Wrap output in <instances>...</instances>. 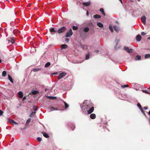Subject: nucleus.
I'll return each instance as SVG.
<instances>
[{"label": "nucleus", "mask_w": 150, "mask_h": 150, "mask_svg": "<svg viewBox=\"0 0 150 150\" xmlns=\"http://www.w3.org/2000/svg\"><path fill=\"white\" fill-rule=\"evenodd\" d=\"M90 117L91 119H94L96 118V115L95 114H91L90 115Z\"/></svg>", "instance_id": "2eb2a0df"}, {"label": "nucleus", "mask_w": 150, "mask_h": 150, "mask_svg": "<svg viewBox=\"0 0 150 150\" xmlns=\"http://www.w3.org/2000/svg\"><path fill=\"white\" fill-rule=\"evenodd\" d=\"M144 109L146 110L148 109V107L146 106H145L144 107Z\"/></svg>", "instance_id": "09e8293b"}, {"label": "nucleus", "mask_w": 150, "mask_h": 150, "mask_svg": "<svg viewBox=\"0 0 150 150\" xmlns=\"http://www.w3.org/2000/svg\"><path fill=\"white\" fill-rule=\"evenodd\" d=\"M145 115L146 116L145 113L144 112V113H142Z\"/></svg>", "instance_id": "bf43d9fd"}, {"label": "nucleus", "mask_w": 150, "mask_h": 150, "mask_svg": "<svg viewBox=\"0 0 150 150\" xmlns=\"http://www.w3.org/2000/svg\"><path fill=\"white\" fill-rule=\"evenodd\" d=\"M72 29H70L69 30V32H67L65 35V36L67 38L70 37L72 35Z\"/></svg>", "instance_id": "39448f33"}, {"label": "nucleus", "mask_w": 150, "mask_h": 150, "mask_svg": "<svg viewBox=\"0 0 150 150\" xmlns=\"http://www.w3.org/2000/svg\"><path fill=\"white\" fill-rule=\"evenodd\" d=\"M72 29L74 30H77L78 29V27L76 26H73Z\"/></svg>", "instance_id": "7c9ffc66"}, {"label": "nucleus", "mask_w": 150, "mask_h": 150, "mask_svg": "<svg viewBox=\"0 0 150 150\" xmlns=\"http://www.w3.org/2000/svg\"><path fill=\"white\" fill-rule=\"evenodd\" d=\"M129 87V86L127 84L126 85H124L121 86V87L122 88H125L126 87Z\"/></svg>", "instance_id": "f704fd0d"}, {"label": "nucleus", "mask_w": 150, "mask_h": 150, "mask_svg": "<svg viewBox=\"0 0 150 150\" xmlns=\"http://www.w3.org/2000/svg\"><path fill=\"white\" fill-rule=\"evenodd\" d=\"M97 25L100 28H102L103 27V24L100 22H99L97 23Z\"/></svg>", "instance_id": "aec40b11"}, {"label": "nucleus", "mask_w": 150, "mask_h": 150, "mask_svg": "<svg viewBox=\"0 0 150 150\" xmlns=\"http://www.w3.org/2000/svg\"><path fill=\"white\" fill-rule=\"evenodd\" d=\"M109 29L112 32L113 31V28L112 26L110 25L109 26Z\"/></svg>", "instance_id": "72a5a7b5"}, {"label": "nucleus", "mask_w": 150, "mask_h": 150, "mask_svg": "<svg viewBox=\"0 0 150 150\" xmlns=\"http://www.w3.org/2000/svg\"><path fill=\"white\" fill-rule=\"evenodd\" d=\"M142 91L143 92L146 93L150 94V93H149L147 91H146L144 90H143Z\"/></svg>", "instance_id": "c03bdc74"}, {"label": "nucleus", "mask_w": 150, "mask_h": 150, "mask_svg": "<svg viewBox=\"0 0 150 150\" xmlns=\"http://www.w3.org/2000/svg\"><path fill=\"white\" fill-rule=\"evenodd\" d=\"M48 109L50 112L53 111L54 110H59L57 108H55L53 107H50L48 108Z\"/></svg>", "instance_id": "6e6552de"}, {"label": "nucleus", "mask_w": 150, "mask_h": 150, "mask_svg": "<svg viewBox=\"0 0 150 150\" xmlns=\"http://www.w3.org/2000/svg\"><path fill=\"white\" fill-rule=\"evenodd\" d=\"M81 48H82L83 49H85L87 48V46L86 45H82L81 46Z\"/></svg>", "instance_id": "bb28decb"}, {"label": "nucleus", "mask_w": 150, "mask_h": 150, "mask_svg": "<svg viewBox=\"0 0 150 150\" xmlns=\"http://www.w3.org/2000/svg\"><path fill=\"white\" fill-rule=\"evenodd\" d=\"M25 128H23V129L21 128V129L22 130H23L24 129H25Z\"/></svg>", "instance_id": "4d7b16f0"}, {"label": "nucleus", "mask_w": 150, "mask_h": 150, "mask_svg": "<svg viewBox=\"0 0 150 150\" xmlns=\"http://www.w3.org/2000/svg\"><path fill=\"white\" fill-rule=\"evenodd\" d=\"M42 134H43V136L45 137L46 138H48L49 137V136L47 134L45 133V132H42Z\"/></svg>", "instance_id": "412c9836"}, {"label": "nucleus", "mask_w": 150, "mask_h": 150, "mask_svg": "<svg viewBox=\"0 0 150 150\" xmlns=\"http://www.w3.org/2000/svg\"><path fill=\"white\" fill-rule=\"evenodd\" d=\"M8 40V42H10L12 44H13L15 42V41L13 38L11 39L10 40Z\"/></svg>", "instance_id": "6ab92c4d"}, {"label": "nucleus", "mask_w": 150, "mask_h": 150, "mask_svg": "<svg viewBox=\"0 0 150 150\" xmlns=\"http://www.w3.org/2000/svg\"><path fill=\"white\" fill-rule=\"evenodd\" d=\"M33 109L34 111L37 110V108L36 106H34L33 107Z\"/></svg>", "instance_id": "ea45409f"}, {"label": "nucleus", "mask_w": 150, "mask_h": 150, "mask_svg": "<svg viewBox=\"0 0 150 150\" xmlns=\"http://www.w3.org/2000/svg\"><path fill=\"white\" fill-rule=\"evenodd\" d=\"M35 112H32L30 115V117H33L34 116V115L35 114Z\"/></svg>", "instance_id": "c9c22d12"}, {"label": "nucleus", "mask_w": 150, "mask_h": 150, "mask_svg": "<svg viewBox=\"0 0 150 150\" xmlns=\"http://www.w3.org/2000/svg\"><path fill=\"white\" fill-rule=\"evenodd\" d=\"M120 1H121L122 0H119Z\"/></svg>", "instance_id": "338daca9"}, {"label": "nucleus", "mask_w": 150, "mask_h": 150, "mask_svg": "<svg viewBox=\"0 0 150 150\" xmlns=\"http://www.w3.org/2000/svg\"><path fill=\"white\" fill-rule=\"evenodd\" d=\"M57 72H55L53 73L52 74H54V75H57Z\"/></svg>", "instance_id": "3c124183"}, {"label": "nucleus", "mask_w": 150, "mask_h": 150, "mask_svg": "<svg viewBox=\"0 0 150 150\" xmlns=\"http://www.w3.org/2000/svg\"><path fill=\"white\" fill-rule=\"evenodd\" d=\"M141 34L142 36H144L145 35H146V33L143 32L141 33Z\"/></svg>", "instance_id": "a18cd8bd"}, {"label": "nucleus", "mask_w": 150, "mask_h": 150, "mask_svg": "<svg viewBox=\"0 0 150 150\" xmlns=\"http://www.w3.org/2000/svg\"><path fill=\"white\" fill-rule=\"evenodd\" d=\"M47 98L50 99H57V97L55 96H47Z\"/></svg>", "instance_id": "a211bd4d"}, {"label": "nucleus", "mask_w": 150, "mask_h": 150, "mask_svg": "<svg viewBox=\"0 0 150 150\" xmlns=\"http://www.w3.org/2000/svg\"><path fill=\"white\" fill-rule=\"evenodd\" d=\"M8 79L10 80V81L12 83H13V81L11 77L8 74Z\"/></svg>", "instance_id": "5701e85b"}, {"label": "nucleus", "mask_w": 150, "mask_h": 150, "mask_svg": "<svg viewBox=\"0 0 150 150\" xmlns=\"http://www.w3.org/2000/svg\"><path fill=\"white\" fill-rule=\"evenodd\" d=\"M50 31L51 34L52 35H54L56 33H57V30H56L55 28L53 27H51L49 29Z\"/></svg>", "instance_id": "20e7f679"}, {"label": "nucleus", "mask_w": 150, "mask_h": 150, "mask_svg": "<svg viewBox=\"0 0 150 150\" xmlns=\"http://www.w3.org/2000/svg\"><path fill=\"white\" fill-rule=\"evenodd\" d=\"M18 94L20 98H21L23 97V93L21 91H20L18 93Z\"/></svg>", "instance_id": "dca6fc26"}, {"label": "nucleus", "mask_w": 150, "mask_h": 150, "mask_svg": "<svg viewBox=\"0 0 150 150\" xmlns=\"http://www.w3.org/2000/svg\"><path fill=\"white\" fill-rule=\"evenodd\" d=\"M3 113V112L1 110H0V116L2 115Z\"/></svg>", "instance_id": "37998d69"}, {"label": "nucleus", "mask_w": 150, "mask_h": 150, "mask_svg": "<svg viewBox=\"0 0 150 150\" xmlns=\"http://www.w3.org/2000/svg\"><path fill=\"white\" fill-rule=\"evenodd\" d=\"M148 39H150V37L148 38Z\"/></svg>", "instance_id": "0e129e2a"}, {"label": "nucleus", "mask_w": 150, "mask_h": 150, "mask_svg": "<svg viewBox=\"0 0 150 150\" xmlns=\"http://www.w3.org/2000/svg\"><path fill=\"white\" fill-rule=\"evenodd\" d=\"M89 57L90 55L89 53L86 54V60L88 59L89 58Z\"/></svg>", "instance_id": "473e14b6"}, {"label": "nucleus", "mask_w": 150, "mask_h": 150, "mask_svg": "<svg viewBox=\"0 0 150 150\" xmlns=\"http://www.w3.org/2000/svg\"><path fill=\"white\" fill-rule=\"evenodd\" d=\"M120 2H121V3L122 4H123L122 1V0L121 1H120Z\"/></svg>", "instance_id": "13d9d810"}, {"label": "nucleus", "mask_w": 150, "mask_h": 150, "mask_svg": "<svg viewBox=\"0 0 150 150\" xmlns=\"http://www.w3.org/2000/svg\"><path fill=\"white\" fill-rule=\"evenodd\" d=\"M37 139L38 142H40L42 140V138L40 137H38L37 138Z\"/></svg>", "instance_id": "a19ab883"}, {"label": "nucleus", "mask_w": 150, "mask_h": 150, "mask_svg": "<svg viewBox=\"0 0 150 150\" xmlns=\"http://www.w3.org/2000/svg\"><path fill=\"white\" fill-rule=\"evenodd\" d=\"M91 2L90 1L86 2H84L83 3V4L85 6H88L91 5Z\"/></svg>", "instance_id": "9b49d317"}, {"label": "nucleus", "mask_w": 150, "mask_h": 150, "mask_svg": "<svg viewBox=\"0 0 150 150\" xmlns=\"http://www.w3.org/2000/svg\"><path fill=\"white\" fill-rule=\"evenodd\" d=\"M67 29V28L65 26H63L58 29L57 33L59 34L63 33L65 32Z\"/></svg>", "instance_id": "f03ea898"}, {"label": "nucleus", "mask_w": 150, "mask_h": 150, "mask_svg": "<svg viewBox=\"0 0 150 150\" xmlns=\"http://www.w3.org/2000/svg\"><path fill=\"white\" fill-rule=\"evenodd\" d=\"M39 92L37 91H34L32 92V93L33 95H35L38 93Z\"/></svg>", "instance_id": "393cba45"}, {"label": "nucleus", "mask_w": 150, "mask_h": 150, "mask_svg": "<svg viewBox=\"0 0 150 150\" xmlns=\"http://www.w3.org/2000/svg\"><path fill=\"white\" fill-rule=\"evenodd\" d=\"M68 127H69L71 129L73 130L75 129V126L73 123L71 122H70L68 124Z\"/></svg>", "instance_id": "0eeeda50"}, {"label": "nucleus", "mask_w": 150, "mask_h": 150, "mask_svg": "<svg viewBox=\"0 0 150 150\" xmlns=\"http://www.w3.org/2000/svg\"><path fill=\"white\" fill-rule=\"evenodd\" d=\"M150 57V54H145V58L146 59Z\"/></svg>", "instance_id": "2f4dec72"}, {"label": "nucleus", "mask_w": 150, "mask_h": 150, "mask_svg": "<svg viewBox=\"0 0 150 150\" xmlns=\"http://www.w3.org/2000/svg\"><path fill=\"white\" fill-rule=\"evenodd\" d=\"M124 49L129 53H130L133 52V50L132 49H129L128 47L125 46L124 47Z\"/></svg>", "instance_id": "423d86ee"}, {"label": "nucleus", "mask_w": 150, "mask_h": 150, "mask_svg": "<svg viewBox=\"0 0 150 150\" xmlns=\"http://www.w3.org/2000/svg\"><path fill=\"white\" fill-rule=\"evenodd\" d=\"M141 36L140 35H137L136 37V40L137 41H139L141 40Z\"/></svg>", "instance_id": "f8f14e48"}, {"label": "nucleus", "mask_w": 150, "mask_h": 150, "mask_svg": "<svg viewBox=\"0 0 150 150\" xmlns=\"http://www.w3.org/2000/svg\"><path fill=\"white\" fill-rule=\"evenodd\" d=\"M26 99V97L25 96H24L23 98V100H24L25 99Z\"/></svg>", "instance_id": "6e6d98bb"}, {"label": "nucleus", "mask_w": 150, "mask_h": 150, "mask_svg": "<svg viewBox=\"0 0 150 150\" xmlns=\"http://www.w3.org/2000/svg\"><path fill=\"white\" fill-rule=\"evenodd\" d=\"M93 17L95 18L98 19V18H101V16L100 15L96 14V15H94L93 16Z\"/></svg>", "instance_id": "f3484780"}, {"label": "nucleus", "mask_w": 150, "mask_h": 150, "mask_svg": "<svg viewBox=\"0 0 150 150\" xmlns=\"http://www.w3.org/2000/svg\"><path fill=\"white\" fill-rule=\"evenodd\" d=\"M67 73L65 72H62V73H60L59 74L58 76V80L62 78L65 76L67 75Z\"/></svg>", "instance_id": "7ed1b4c3"}, {"label": "nucleus", "mask_w": 150, "mask_h": 150, "mask_svg": "<svg viewBox=\"0 0 150 150\" xmlns=\"http://www.w3.org/2000/svg\"><path fill=\"white\" fill-rule=\"evenodd\" d=\"M6 75V71H4L2 73V76L4 77Z\"/></svg>", "instance_id": "c756f323"}, {"label": "nucleus", "mask_w": 150, "mask_h": 150, "mask_svg": "<svg viewBox=\"0 0 150 150\" xmlns=\"http://www.w3.org/2000/svg\"><path fill=\"white\" fill-rule=\"evenodd\" d=\"M9 120L11 123L12 124H13V123L15 121L13 120L9 119Z\"/></svg>", "instance_id": "58836bf2"}, {"label": "nucleus", "mask_w": 150, "mask_h": 150, "mask_svg": "<svg viewBox=\"0 0 150 150\" xmlns=\"http://www.w3.org/2000/svg\"><path fill=\"white\" fill-rule=\"evenodd\" d=\"M94 110V108L93 107H91L90 108L88 109V111L87 112L88 114H90Z\"/></svg>", "instance_id": "1a4fd4ad"}, {"label": "nucleus", "mask_w": 150, "mask_h": 150, "mask_svg": "<svg viewBox=\"0 0 150 150\" xmlns=\"http://www.w3.org/2000/svg\"><path fill=\"white\" fill-rule=\"evenodd\" d=\"M141 58V56H140L139 55H137L136 56L135 58V60H139Z\"/></svg>", "instance_id": "b1692460"}, {"label": "nucleus", "mask_w": 150, "mask_h": 150, "mask_svg": "<svg viewBox=\"0 0 150 150\" xmlns=\"http://www.w3.org/2000/svg\"><path fill=\"white\" fill-rule=\"evenodd\" d=\"M1 59H0V63H1Z\"/></svg>", "instance_id": "e2e57ef3"}, {"label": "nucleus", "mask_w": 150, "mask_h": 150, "mask_svg": "<svg viewBox=\"0 0 150 150\" xmlns=\"http://www.w3.org/2000/svg\"><path fill=\"white\" fill-rule=\"evenodd\" d=\"M141 21L143 23L145 24L146 23V18L145 16H142L141 18Z\"/></svg>", "instance_id": "9d476101"}, {"label": "nucleus", "mask_w": 150, "mask_h": 150, "mask_svg": "<svg viewBox=\"0 0 150 150\" xmlns=\"http://www.w3.org/2000/svg\"><path fill=\"white\" fill-rule=\"evenodd\" d=\"M31 120V118H29L26 121V124H28L29 123V122H30Z\"/></svg>", "instance_id": "4c0bfd02"}, {"label": "nucleus", "mask_w": 150, "mask_h": 150, "mask_svg": "<svg viewBox=\"0 0 150 150\" xmlns=\"http://www.w3.org/2000/svg\"><path fill=\"white\" fill-rule=\"evenodd\" d=\"M115 42H116V45H117V43L118 42V40H115Z\"/></svg>", "instance_id": "8fccbe9b"}, {"label": "nucleus", "mask_w": 150, "mask_h": 150, "mask_svg": "<svg viewBox=\"0 0 150 150\" xmlns=\"http://www.w3.org/2000/svg\"><path fill=\"white\" fill-rule=\"evenodd\" d=\"M89 30V28L88 27H86L83 29V31L85 32H87Z\"/></svg>", "instance_id": "a878e982"}, {"label": "nucleus", "mask_w": 150, "mask_h": 150, "mask_svg": "<svg viewBox=\"0 0 150 150\" xmlns=\"http://www.w3.org/2000/svg\"><path fill=\"white\" fill-rule=\"evenodd\" d=\"M99 52V51L98 50H96L95 51V52H96V53H98Z\"/></svg>", "instance_id": "603ef678"}, {"label": "nucleus", "mask_w": 150, "mask_h": 150, "mask_svg": "<svg viewBox=\"0 0 150 150\" xmlns=\"http://www.w3.org/2000/svg\"><path fill=\"white\" fill-rule=\"evenodd\" d=\"M69 41V39L68 38H66L65 39V41L67 42H68Z\"/></svg>", "instance_id": "de8ad7c7"}, {"label": "nucleus", "mask_w": 150, "mask_h": 150, "mask_svg": "<svg viewBox=\"0 0 150 150\" xmlns=\"http://www.w3.org/2000/svg\"><path fill=\"white\" fill-rule=\"evenodd\" d=\"M80 106L83 112L85 113H86L88 109L91 106V105L90 104H87L86 105L84 103H83Z\"/></svg>", "instance_id": "f257e3e1"}, {"label": "nucleus", "mask_w": 150, "mask_h": 150, "mask_svg": "<svg viewBox=\"0 0 150 150\" xmlns=\"http://www.w3.org/2000/svg\"><path fill=\"white\" fill-rule=\"evenodd\" d=\"M138 1H140V0H137Z\"/></svg>", "instance_id": "69168bd1"}, {"label": "nucleus", "mask_w": 150, "mask_h": 150, "mask_svg": "<svg viewBox=\"0 0 150 150\" xmlns=\"http://www.w3.org/2000/svg\"><path fill=\"white\" fill-rule=\"evenodd\" d=\"M148 114L150 115V110L149 111Z\"/></svg>", "instance_id": "052dcab7"}, {"label": "nucleus", "mask_w": 150, "mask_h": 150, "mask_svg": "<svg viewBox=\"0 0 150 150\" xmlns=\"http://www.w3.org/2000/svg\"><path fill=\"white\" fill-rule=\"evenodd\" d=\"M41 69L40 68H36L35 69L33 70V71L34 72H36L37 71L39 70H40Z\"/></svg>", "instance_id": "e433bc0d"}, {"label": "nucleus", "mask_w": 150, "mask_h": 150, "mask_svg": "<svg viewBox=\"0 0 150 150\" xmlns=\"http://www.w3.org/2000/svg\"><path fill=\"white\" fill-rule=\"evenodd\" d=\"M100 11L102 13V14L104 16H105V13L104 9L103 8H101L100 9Z\"/></svg>", "instance_id": "4be33fe9"}, {"label": "nucleus", "mask_w": 150, "mask_h": 150, "mask_svg": "<svg viewBox=\"0 0 150 150\" xmlns=\"http://www.w3.org/2000/svg\"><path fill=\"white\" fill-rule=\"evenodd\" d=\"M149 120H150V118Z\"/></svg>", "instance_id": "774afa93"}, {"label": "nucleus", "mask_w": 150, "mask_h": 150, "mask_svg": "<svg viewBox=\"0 0 150 150\" xmlns=\"http://www.w3.org/2000/svg\"><path fill=\"white\" fill-rule=\"evenodd\" d=\"M64 103V104L65 105V109H67L69 107V105L66 103L65 102H63Z\"/></svg>", "instance_id": "cd10ccee"}, {"label": "nucleus", "mask_w": 150, "mask_h": 150, "mask_svg": "<svg viewBox=\"0 0 150 150\" xmlns=\"http://www.w3.org/2000/svg\"><path fill=\"white\" fill-rule=\"evenodd\" d=\"M47 90V89H45V91H46Z\"/></svg>", "instance_id": "680f3d73"}, {"label": "nucleus", "mask_w": 150, "mask_h": 150, "mask_svg": "<svg viewBox=\"0 0 150 150\" xmlns=\"http://www.w3.org/2000/svg\"><path fill=\"white\" fill-rule=\"evenodd\" d=\"M68 45H67L64 44L61 45V49L62 50L65 49L67 48Z\"/></svg>", "instance_id": "ddd939ff"}, {"label": "nucleus", "mask_w": 150, "mask_h": 150, "mask_svg": "<svg viewBox=\"0 0 150 150\" xmlns=\"http://www.w3.org/2000/svg\"><path fill=\"white\" fill-rule=\"evenodd\" d=\"M137 105L138 107H139V108H142V106L140 103H137Z\"/></svg>", "instance_id": "79ce46f5"}, {"label": "nucleus", "mask_w": 150, "mask_h": 150, "mask_svg": "<svg viewBox=\"0 0 150 150\" xmlns=\"http://www.w3.org/2000/svg\"><path fill=\"white\" fill-rule=\"evenodd\" d=\"M139 109L142 112V113H144V110L142 108H140Z\"/></svg>", "instance_id": "49530a36"}, {"label": "nucleus", "mask_w": 150, "mask_h": 150, "mask_svg": "<svg viewBox=\"0 0 150 150\" xmlns=\"http://www.w3.org/2000/svg\"><path fill=\"white\" fill-rule=\"evenodd\" d=\"M114 30L117 32H118L119 29L118 27L116 26H114L113 27Z\"/></svg>", "instance_id": "4468645a"}, {"label": "nucleus", "mask_w": 150, "mask_h": 150, "mask_svg": "<svg viewBox=\"0 0 150 150\" xmlns=\"http://www.w3.org/2000/svg\"><path fill=\"white\" fill-rule=\"evenodd\" d=\"M89 15V13H88V11H87V12H86V15L87 16H88Z\"/></svg>", "instance_id": "864d4df0"}, {"label": "nucleus", "mask_w": 150, "mask_h": 150, "mask_svg": "<svg viewBox=\"0 0 150 150\" xmlns=\"http://www.w3.org/2000/svg\"><path fill=\"white\" fill-rule=\"evenodd\" d=\"M50 65V63L49 62H47L45 64V67H49Z\"/></svg>", "instance_id": "c85d7f7f"}, {"label": "nucleus", "mask_w": 150, "mask_h": 150, "mask_svg": "<svg viewBox=\"0 0 150 150\" xmlns=\"http://www.w3.org/2000/svg\"><path fill=\"white\" fill-rule=\"evenodd\" d=\"M18 124V123L16 122H15V121H14V123H13V124Z\"/></svg>", "instance_id": "5fc2aeb1"}]
</instances>
